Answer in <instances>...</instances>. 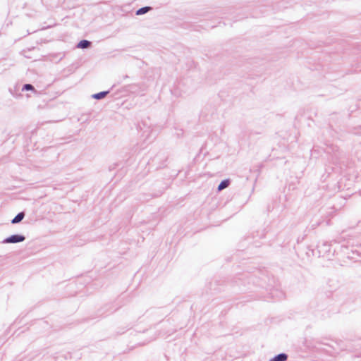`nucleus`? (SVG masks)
Wrapping results in <instances>:
<instances>
[{
  "label": "nucleus",
  "mask_w": 361,
  "mask_h": 361,
  "mask_svg": "<svg viewBox=\"0 0 361 361\" xmlns=\"http://www.w3.org/2000/svg\"><path fill=\"white\" fill-rule=\"evenodd\" d=\"M25 240V237L20 235H13L5 240V243H15L22 242Z\"/></svg>",
  "instance_id": "obj_1"
},
{
  "label": "nucleus",
  "mask_w": 361,
  "mask_h": 361,
  "mask_svg": "<svg viewBox=\"0 0 361 361\" xmlns=\"http://www.w3.org/2000/svg\"><path fill=\"white\" fill-rule=\"evenodd\" d=\"M286 359L287 355L286 354L282 353L271 359L269 361H286Z\"/></svg>",
  "instance_id": "obj_2"
},
{
  "label": "nucleus",
  "mask_w": 361,
  "mask_h": 361,
  "mask_svg": "<svg viewBox=\"0 0 361 361\" xmlns=\"http://www.w3.org/2000/svg\"><path fill=\"white\" fill-rule=\"evenodd\" d=\"M24 213L20 212L18 214H17L11 221L12 224H17L23 220L24 218Z\"/></svg>",
  "instance_id": "obj_3"
},
{
  "label": "nucleus",
  "mask_w": 361,
  "mask_h": 361,
  "mask_svg": "<svg viewBox=\"0 0 361 361\" xmlns=\"http://www.w3.org/2000/svg\"><path fill=\"white\" fill-rule=\"evenodd\" d=\"M90 45V42L89 41H87V40H82L78 44V48H81V49H85V48L89 47Z\"/></svg>",
  "instance_id": "obj_4"
},
{
  "label": "nucleus",
  "mask_w": 361,
  "mask_h": 361,
  "mask_svg": "<svg viewBox=\"0 0 361 361\" xmlns=\"http://www.w3.org/2000/svg\"><path fill=\"white\" fill-rule=\"evenodd\" d=\"M151 9L150 7H143V8H141L140 9H138L137 11H136V14L137 15H142L147 12H148L149 10Z\"/></svg>",
  "instance_id": "obj_5"
},
{
  "label": "nucleus",
  "mask_w": 361,
  "mask_h": 361,
  "mask_svg": "<svg viewBox=\"0 0 361 361\" xmlns=\"http://www.w3.org/2000/svg\"><path fill=\"white\" fill-rule=\"evenodd\" d=\"M228 184H229V182L228 180L221 181V183L219 185L218 190H221L227 188Z\"/></svg>",
  "instance_id": "obj_6"
},
{
  "label": "nucleus",
  "mask_w": 361,
  "mask_h": 361,
  "mask_svg": "<svg viewBox=\"0 0 361 361\" xmlns=\"http://www.w3.org/2000/svg\"><path fill=\"white\" fill-rule=\"evenodd\" d=\"M107 93H108V92H101L94 94L93 97L97 99H100L104 98L107 94Z\"/></svg>",
  "instance_id": "obj_7"
},
{
  "label": "nucleus",
  "mask_w": 361,
  "mask_h": 361,
  "mask_svg": "<svg viewBox=\"0 0 361 361\" xmlns=\"http://www.w3.org/2000/svg\"><path fill=\"white\" fill-rule=\"evenodd\" d=\"M34 87L30 84H26L23 86V90H33Z\"/></svg>",
  "instance_id": "obj_8"
}]
</instances>
